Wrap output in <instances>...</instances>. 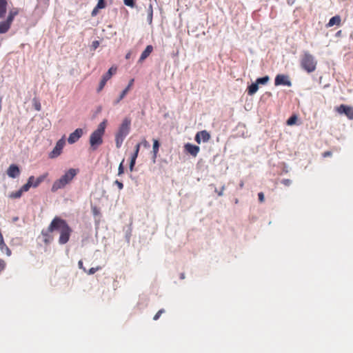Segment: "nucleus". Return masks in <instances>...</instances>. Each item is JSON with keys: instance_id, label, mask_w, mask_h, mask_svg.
<instances>
[{"instance_id": "6e6552de", "label": "nucleus", "mask_w": 353, "mask_h": 353, "mask_svg": "<svg viewBox=\"0 0 353 353\" xmlns=\"http://www.w3.org/2000/svg\"><path fill=\"white\" fill-rule=\"evenodd\" d=\"M65 141L64 138H61L59 139L57 143L52 151L50 154V158H55L59 156L62 152V150L65 145Z\"/></svg>"}, {"instance_id": "4be33fe9", "label": "nucleus", "mask_w": 353, "mask_h": 353, "mask_svg": "<svg viewBox=\"0 0 353 353\" xmlns=\"http://www.w3.org/2000/svg\"><path fill=\"white\" fill-rule=\"evenodd\" d=\"M48 173H46L40 176H39L37 179H34L33 181V184H32V186L34 188H37L41 182H43L45 179L47 177Z\"/></svg>"}, {"instance_id": "09e8293b", "label": "nucleus", "mask_w": 353, "mask_h": 353, "mask_svg": "<svg viewBox=\"0 0 353 353\" xmlns=\"http://www.w3.org/2000/svg\"><path fill=\"white\" fill-rule=\"evenodd\" d=\"M130 55H131L130 52H128V53L125 55V59H130Z\"/></svg>"}, {"instance_id": "a878e982", "label": "nucleus", "mask_w": 353, "mask_h": 353, "mask_svg": "<svg viewBox=\"0 0 353 353\" xmlns=\"http://www.w3.org/2000/svg\"><path fill=\"white\" fill-rule=\"evenodd\" d=\"M0 250L2 252H5L6 254L8 256H10L12 254L10 249L6 245L5 243L4 245H0Z\"/></svg>"}, {"instance_id": "f257e3e1", "label": "nucleus", "mask_w": 353, "mask_h": 353, "mask_svg": "<svg viewBox=\"0 0 353 353\" xmlns=\"http://www.w3.org/2000/svg\"><path fill=\"white\" fill-rule=\"evenodd\" d=\"M59 230L60 236L59 243L60 244H65L70 239L72 229L67 222L59 216H55L50 223V230Z\"/></svg>"}, {"instance_id": "b1692460", "label": "nucleus", "mask_w": 353, "mask_h": 353, "mask_svg": "<svg viewBox=\"0 0 353 353\" xmlns=\"http://www.w3.org/2000/svg\"><path fill=\"white\" fill-rule=\"evenodd\" d=\"M152 17H153L152 5L151 3H150L149 7L148 8V18H147L149 24H152Z\"/></svg>"}, {"instance_id": "c85d7f7f", "label": "nucleus", "mask_w": 353, "mask_h": 353, "mask_svg": "<svg viewBox=\"0 0 353 353\" xmlns=\"http://www.w3.org/2000/svg\"><path fill=\"white\" fill-rule=\"evenodd\" d=\"M22 193L23 192L19 189V190H17L16 192H11L9 195V197L11 199H19L21 196Z\"/></svg>"}, {"instance_id": "2eb2a0df", "label": "nucleus", "mask_w": 353, "mask_h": 353, "mask_svg": "<svg viewBox=\"0 0 353 353\" xmlns=\"http://www.w3.org/2000/svg\"><path fill=\"white\" fill-rule=\"evenodd\" d=\"M153 50V47L151 45L148 46L144 51L141 53V57L139 59V62H143L145 59H147L150 54L152 53Z\"/></svg>"}, {"instance_id": "a19ab883", "label": "nucleus", "mask_w": 353, "mask_h": 353, "mask_svg": "<svg viewBox=\"0 0 353 353\" xmlns=\"http://www.w3.org/2000/svg\"><path fill=\"white\" fill-rule=\"evenodd\" d=\"M114 183L117 185L119 190H122L123 188V184L118 180H116Z\"/></svg>"}, {"instance_id": "412c9836", "label": "nucleus", "mask_w": 353, "mask_h": 353, "mask_svg": "<svg viewBox=\"0 0 353 353\" xmlns=\"http://www.w3.org/2000/svg\"><path fill=\"white\" fill-rule=\"evenodd\" d=\"M259 90V85L255 82L254 83H252L248 87L247 91L248 94L250 96L254 94L257 90Z\"/></svg>"}, {"instance_id": "5701e85b", "label": "nucleus", "mask_w": 353, "mask_h": 353, "mask_svg": "<svg viewBox=\"0 0 353 353\" xmlns=\"http://www.w3.org/2000/svg\"><path fill=\"white\" fill-rule=\"evenodd\" d=\"M160 144L158 140L154 139L153 140V154L154 158H156L157 156V154L159 152V148Z\"/></svg>"}, {"instance_id": "ea45409f", "label": "nucleus", "mask_w": 353, "mask_h": 353, "mask_svg": "<svg viewBox=\"0 0 353 353\" xmlns=\"http://www.w3.org/2000/svg\"><path fill=\"white\" fill-rule=\"evenodd\" d=\"M259 200L261 203H263L265 201L264 194L263 192H259L258 194Z\"/></svg>"}, {"instance_id": "49530a36", "label": "nucleus", "mask_w": 353, "mask_h": 353, "mask_svg": "<svg viewBox=\"0 0 353 353\" xmlns=\"http://www.w3.org/2000/svg\"><path fill=\"white\" fill-rule=\"evenodd\" d=\"M332 155V152H330V151H327V152H325L323 154V157H330Z\"/></svg>"}, {"instance_id": "9b49d317", "label": "nucleus", "mask_w": 353, "mask_h": 353, "mask_svg": "<svg viewBox=\"0 0 353 353\" xmlns=\"http://www.w3.org/2000/svg\"><path fill=\"white\" fill-rule=\"evenodd\" d=\"M54 231V229L50 230V224L46 230H43L41 231V235L43 237V242L46 244L50 243L53 240V235L52 233Z\"/></svg>"}, {"instance_id": "cd10ccee", "label": "nucleus", "mask_w": 353, "mask_h": 353, "mask_svg": "<svg viewBox=\"0 0 353 353\" xmlns=\"http://www.w3.org/2000/svg\"><path fill=\"white\" fill-rule=\"evenodd\" d=\"M269 79V77L265 76L261 78H258L256 81V83H257L258 85L259 84L265 85L268 82Z\"/></svg>"}, {"instance_id": "473e14b6", "label": "nucleus", "mask_w": 353, "mask_h": 353, "mask_svg": "<svg viewBox=\"0 0 353 353\" xmlns=\"http://www.w3.org/2000/svg\"><path fill=\"white\" fill-rule=\"evenodd\" d=\"M165 312V310H164V309H161V310H159L157 312V313L154 316L153 319H154V321L158 320V319L160 318L161 315L162 314H163Z\"/></svg>"}, {"instance_id": "393cba45", "label": "nucleus", "mask_w": 353, "mask_h": 353, "mask_svg": "<svg viewBox=\"0 0 353 353\" xmlns=\"http://www.w3.org/2000/svg\"><path fill=\"white\" fill-rule=\"evenodd\" d=\"M134 81V79H132L130 81L128 86L121 93V97H125L126 96V94H128V92H129V90L131 89L132 86L133 85Z\"/></svg>"}, {"instance_id": "f704fd0d", "label": "nucleus", "mask_w": 353, "mask_h": 353, "mask_svg": "<svg viewBox=\"0 0 353 353\" xmlns=\"http://www.w3.org/2000/svg\"><path fill=\"white\" fill-rule=\"evenodd\" d=\"M97 8L103 9L105 7V3L104 0H99L97 5L96 6Z\"/></svg>"}, {"instance_id": "c756f323", "label": "nucleus", "mask_w": 353, "mask_h": 353, "mask_svg": "<svg viewBox=\"0 0 353 353\" xmlns=\"http://www.w3.org/2000/svg\"><path fill=\"white\" fill-rule=\"evenodd\" d=\"M297 121V117L296 115L291 116L288 120H287V125H292L296 123Z\"/></svg>"}, {"instance_id": "f3484780", "label": "nucleus", "mask_w": 353, "mask_h": 353, "mask_svg": "<svg viewBox=\"0 0 353 353\" xmlns=\"http://www.w3.org/2000/svg\"><path fill=\"white\" fill-rule=\"evenodd\" d=\"M34 179V177L33 176H31L28 178L27 183L20 188L22 192H28L29 190L30 187H32V184H33Z\"/></svg>"}, {"instance_id": "58836bf2", "label": "nucleus", "mask_w": 353, "mask_h": 353, "mask_svg": "<svg viewBox=\"0 0 353 353\" xmlns=\"http://www.w3.org/2000/svg\"><path fill=\"white\" fill-rule=\"evenodd\" d=\"M140 145H142L144 148H149L150 147V144L148 143V141H147L145 139H143L141 143H139Z\"/></svg>"}, {"instance_id": "f03ea898", "label": "nucleus", "mask_w": 353, "mask_h": 353, "mask_svg": "<svg viewBox=\"0 0 353 353\" xmlns=\"http://www.w3.org/2000/svg\"><path fill=\"white\" fill-rule=\"evenodd\" d=\"M79 172L78 169L70 168L59 179L53 183L51 191L56 192L60 189L64 188L67 185L70 184Z\"/></svg>"}, {"instance_id": "de8ad7c7", "label": "nucleus", "mask_w": 353, "mask_h": 353, "mask_svg": "<svg viewBox=\"0 0 353 353\" xmlns=\"http://www.w3.org/2000/svg\"><path fill=\"white\" fill-rule=\"evenodd\" d=\"M34 108L37 110L39 111L41 110V104L39 103H37L35 105H34Z\"/></svg>"}, {"instance_id": "7ed1b4c3", "label": "nucleus", "mask_w": 353, "mask_h": 353, "mask_svg": "<svg viewBox=\"0 0 353 353\" xmlns=\"http://www.w3.org/2000/svg\"><path fill=\"white\" fill-rule=\"evenodd\" d=\"M107 125V121L103 120L101 122L97 130H95L90 137V148L92 150H95L99 145L103 143V137L105 134V130Z\"/></svg>"}, {"instance_id": "aec40b11", "label": "nucleus", "mask_w": 353, "mask_h": 353, "mask_svg": "<svg viewBox=\"0 0 353 353\" xmlns=\"http://www.w3.org/2000/svg\"><path fill=\"white\" fill-rule=\"evenodd\" d=\"M340 23H341V17L339 16L336 15V16L332 17L330 19L327 26V27H332V26H333L334 25L339 26Z\"/></svg>"}, {"instance_id": "2f4dec72", "label": "nucleus", "mask_w": 353, "mask_h": 353, "mask_svg": "<svg viewBox=\"0 0 353 353\" xmlns=\"http://www.w3.org/2000/svg\"><path fill=\"white\" fill-rule=\"evenodd\" d=\"M6 268V262L3 259H0V274L3 271H4Z\"/></svg>"}, {"instance_id": "c03bdc74", "label": "nucleus", "mask_w": 353, "mask_h": 353, "mask_svg": "<svg viewBox=\"0 0 353 353\" xmlns=\"http://www.w3.org/2000/svg\"><path fill=\"white\" fill-rule=\"evenodd\" d=\"M78 265H79V268L80 269H82L83 271H86V269L83 267V261L81 260H80L79 262H78Z\"/></svg>"}, {"instance_id": "8fccbe9b", "label": "nucleus", "mask_w": 353, "mask_h": 353, "mask_svg": "<svg viewBox=\"0 0 353 353\" xmlns=\"http://www.w3.org/2000/svg\"><path fill=\"white\" fill-rule=\"evenodd\" d=\"M181 279H183V278H184V275H183V274H181Z\"/></svg>"}, {"instance_id": "6ab92c4d", "label": "nucleus", "mask_w": 353, "mask_h": 353, "mask_svg": "<svg viewBox=\"0 0 353 353\" xmlns=\"http://www.w3.org/2000/svg\"><path fill=\"white\" fill-rule=\"evenodd\" d=\"M10 26L11 24L6 21L0 22V34L7 32L10 28Z\"/></svg>"}, {"instance_id": "37998d69", "label": "nucleus", "mask_w": 353, "mask_h": 353, "mask_svg": "<svg viewBox=\"0 0 353 353\" xmlns=\"http://www.w3.org/2000/svg\"><path fill=\"white\" fill-rule=\"evenodd\" d=\"M100 8H97V7L96 6L92 11V16L94 17V16H96L97 14H98V12H99V10Z\"/></svg>"}, {"instance_id": "a211bd4d", "label": "nucleus", "mask_w": 353, "mask_h": 353, "mask_svg": "<svg viewBox=\"0 0 353 353\" xmlns=\"http://www.w3.org/2000/svg\"><path fill=\"white\" fill-rule=\"evenodd\" d=\"M7 1L0 0V18H3L6 13L7 10Z\"/></svg>"}, {"instance_id": "9d476101", "label": "nucleus", "mask_w": 353, "mask_h": 353, "mask_svg": "<svg viewBox=\"0 0 353 353\" xmlns=\"http://www.w3.org/2000/svg\"><path fill=\"white\" fill-rule=\"evenodd\" d=\"M83 132L81 128L76 129L73 132H72L68 139V142L70 144H73L76 143L83 135Z\"/></svg>"}, {"instance_id": "39448f33", "label": "nucleus", "mask_w": 353, "mask_h": 353, "mask_svg": "<svg viewBox=\"0 0 353 353\" xmlns=\"http://www.w3.org/2000/svg\"><path fill=\"white\" fill-rule=\"evenodd\" d=\"M301 68L307 71L308 73H311L316 70L317 61L312 54L309 52H304L301 61Z\"/></svg>"}, {"instance_id": "4c0bfd02", "label": "nucleus", "mask_w": 353, "mask_h": 353, "mask_svg": "<svg viewBox=\"0 0 353 353\" xmlns=\"http://www.w3.org/2000/svg\"><path fill=\"white\" fill-rule=\"evenodd\" d=\"M281 183L285 186H289L291 185L292 181L290 179H283Z\"/></svg>"}, {"instance_id": "4468645a", "label": "nucleus", "mask_w": 353, "mask_h": 353, "mask_svg": "<svg viewBox=\"0 0 353 353\" xmlns=\"http://www.w3.org/2000/svg\"><path fill=\"white\" fill-rule=\"evenodd\" d=\"M7 174L10 178H16L20 174V170L19 167L15 164H12L9 166L7 170Z\"/></svg>"}, {"instance_id": "79ce46f5", "label": "nucleus", "mask_w": 353, "mask_h": 353, "mask_svg": "<svg viewBox=\"0 0 353 353\" xmlns=\"http://www.w3.org/2000/svg\"><path fill=\"white\" fill-rule=\"evenodd\" d=\"M99 41H94L92 42V46L93 49H94V50L97 49L99 47Z\"/></svg>"}, {"instance_id": "bb28decb", "label": "nucleus", "mask_w": 353, "mask_h": 353, "mask_svg": "<svg viewBox=\"0 0 353 353\" xmlns=\"http://www.w3.org/2000/svg\"><path fill=\"white\" fill-rule=\"evenodd\" d=\"M17 13H18L17 11L11 10L8 14L6 21H8L9 23L12 24V23L14 20V18L17 14Z\"/></svg>"}, {"instance_id": "1a4fd4ad", "label": "nucleus", "mask_w": 353, "mask_h": 353, "mask_svg": "<svg viewBox=\"0 0 353 353\" xmlns=\"http://www.w3.org/2000/svg\"><path fill=\"white\" fill-rule=\"evenodd\" d=\"M274 85H286L290 87L292 82L288 75L285 74H277L274 79Z\"/></svg>"}, {"instance_id": "e433bc0d", "label": "nucleus", "mask_w": 353, "mask_h": 353, "mask_svg": "<svg viewBox=\"0 0 353 353\" xmlns=\"http://www.w3.org/2000/svg\"><path fill=\"white\" fill-rule=\"evenodd\" d=\"M225 190V186L223 185L220 190H218L217 189H215V192L217 193L218 196H222L223 194V191Z\"/></svg>"}, {"instance_id": "72a5a7b5", "label": "nucleus", "mask_w": 353, "mask_h": 353, "mask_svg": "<svg viewBox=\"0 0 353 353\" xmlns=\"http://www.w3.org/2000/svg\"><path fill=\"white\" fill-rule=\"evenodd\" d=\"M123 162H124V159L121 161V163H120V165L119 166L118 175H121L124 172Z\"/></svg>"}, {"instance_id": "423d86ee", "label": "nucleus", "mask_w": 353, "mask_h": 353, "mask_svg": "<svg viewBox=\"0 0 353 353\" xmlns=\"http://www.w3.org/2000/svg\"><path fill=\"white\" fill-rule=\"evenodd\" d=\"M335 110L339 114H345L349 119H353V107L341 104L335 107Z\"/></svg>"}, {"instance_id": "0eeeda50", "label": "nucleus", "mask_w": 353, "mask_h": 353, "mask_svg": "<svg viewBox=\"0 0 353 353\" xmlns=\"http://www.w3.org/2000/svg\"><path fill=\"white\" fill-rule=\"evenodd\" d=\"M117 67H111L108 71L102 77L98 88V92H100L104 88L106 82L112 77V74L116 73Z\"/></svg>"}, {"instance_id": "20e7f679", "label": "nucleus", "mask_w": 353, "mask_h": 353, "mask_svg": "<svg viewBox=\"0 0 353 353\" xmlns=\"http://www.w3.org/2000/svg\"><path fill=\"white\" fill-rule=\"evenodd\" d=\"M130 124L131 121L128 118H125L122 123L121 124L118 132L115 135V143L116 147L117 148H120L121 145L125 139V138L128 136L130 130Z\"/></svg>"}, {"instance_id": "f8f14e48", "label": "nucleus", "mask_w": 353, "mask_h": 353, "mask_svg": "<svg viewBox=\"0 0 353 353\" xmlns=\"http://www.w3.org/2000/svg\"><path fill=\"white\" fill-rule=\"evenodd\" d=\"M194 139L199 144L201 143V140L203 142H208L210 139V134L206 130H202L196 133Z\"/></svg>"}, {"instance_id": "7c9ffc66", "label": "nucleus", "mask_w": 353, "mask_h": 353, "mask_svg": "<svg viewBox=\"0 0 353 353\" xmlns=\"http://www.w3.org/2000/svg\"><path fill=\"white\" fill-rule=\"evenodd\" d=\"M124 4L127 6L133 8L135 5L134 0H123Z\"/></svg>"}, {"instance_id": "ddd939ff", "label": "nucleus", "mask_w": 353, "mask_h": 353, "mask_svg": "<svg viewBox=\"0 0 353 353\" xmlns=\"http://www.w3.org/2000/svg\"><path fill=\"white\" fill-rule=\"evenodd\" d=\"M184 148H185V150L188 153H189L190 154H191L194 157H196L198 153L200 151V148L199 146L193 145V144H191V143H186L184 145Z\"/></svg>"}, {"instance_id": "c9c22d12", "label": "nucleus", "mask_w": 353, "mask_h": 353, "mask_svg": "<svg viewBox=\"0 0 353 353\" xmlns=\"http://www.w3.org/2000/svg\"><path fill=\"white\" fill-rule=\"evenodd\" d=\"M101 270V267L98 266L97 268H91L88 271V274H94L97 271Z\"/></svg>"}, {"instance_id": "dca6fc26", "label": "nucleus", "mask_w": 353, "mask_h": 353, "mask_svg": "<svg viewBox=\"0 0 353 353\" xmlns=\"http://www.w3.org/2000/svg\"><path fill=\"white\" fill-rule=\"evenodd\" d=\"M139 148H140V144H137L136 146H135L134 152L133 155L131 157V161H130V171L133 170V168L134 166L135 161H136V159L137 158V156H138V154H139Z\"/></svg>"}, {"instance_id": "a18cd8bd", "label": "nucleus", "mask_w": 353, "mask_h": 353, "mask_svg": "<svg viewBox=\"0 0 353 353\" xmlns=\"http://www.w3.org/2000/svg\"><path fill=\"white\" fill-rule=\"evenodd\" d=\"M124 97H121V94L119 97L114 102V104H118Z\"/></svg>"}]
</instances>
